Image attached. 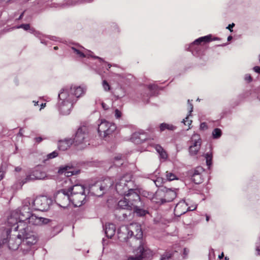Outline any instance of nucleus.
<instances>
[{"instance_id":"1","label":"nucleus","mask_w":260,"mask_h":260,"mask_svg":"<svg viewBox=\"0 0 260 260\" xmlns=\"http://www.w3.org/2000/svg\"><path fill=\"white\" fill-rule=\"evenodd\" d=\"M31 199H25L21 207L13 211L8 218V223L11 226V230L17 231L19 229L25 228V222L31 213Z\"/></svg>"},{"instance_id":"2","label":"nucleus","mask_w":260,"mask_h":260,"mask_svg":"<svg viewBox=\"0 0 260 260\" xmlns=\"http://www.w3.org/2000/svg\"><path fill=\"white\" fill-rule=\"evenodd\" d=\"M17 238L21 240L20 249L23 252H27L31 247L37 242V237L35 233L30 231L28 225L25 228L19 229Z\"/></svg>"},{"instance_id":"3","label":"nucleus","mask_w":260,"mask_h":260,"mask_svg":"<svg viewBox=\"0 0 260 260\" xmlns=\"http://www.w3.org/2000/svg\"><path fill=\"white\" fill-rule=\"evenodd\" d=\"M86 91L84 86L72 85L70 88H64L61 90L58 94V98L60 100H65L70 98L71 101L75 103L78 99L83 96Z\"/></svg>"},{"instance_id":"4","label":"nucleus","mask_w":260,"mask_h":260,"mask_svg":"<svg viewBox=\"0 0 260 260\" xmlns=\"http://www.w3.org/2000/svg\"><path fill=\"white\" fill-rule=\"evenodd\" d=\"M71 201L75 207H80L86 201V195L84 185L77 184L68 188Z\"/></svg>"},{"instance_id":"5","label":"nucleus","mask_w":260,"mask_h":260,"mask_svg":"<svg viewBox=\"0 0 260 260\" xmlns=\"http://www.w3.org/2000/svg\"><path fill=\"white\" fill-rule=\"evenodd\" d=\"M119 239L122 238L126 241L129 237L134 235L137 240H140L143 236L141 225L137 223H131L128 226H121L118 231Z\"/></svg>"},{"instance_id":"6","label":"nucleus","mask_w":260,"mask_h":260,"mask_svg":"<svg viewBox=\"0 0 260 260\" xmlns=\"http://www.w3.org/2000/svg\"><path fill=\"white\" fill-rule=\"evenodd\" d=\"M74 143L79 149H83L89 144L88 131L86 126H83L78 129L74 138Z\"/></svg>"},{"instance_id":"7","label":"nucleus","mask_w":260,"mask_h":260,"mask_svg":"<svg viewBox=\"0 0 260 260\" xmlns=\"http://www.w3.org/2000/svg\"><path fill=\"white\" fill-rule=\"evenodd\" d=\"M133 185L131 176L126 174L116 181L115 188L118 193L123 195L132 189Z\"/></svg>"},{"instance_id":"8","label":"nucleus","mask_w":260,"mask_h":260,"mask_svg":"<svg viewBox=\"0 0 260 260\" xmlns=\"http://www.w3.org/2000/svg\"><path fill=\"white\" fill-rule=\"evenodd\" d=\"M51 203V200L46 197L41 196L36 198L34 200L31 199V206L35 210L45 211L49 209Z\"/></svg>"},{"instance_id":"9","label":"nucleus","mask_w":260,"mask_h":260,"mask_svg":"<svg viewBox=\"0 0 260 260\" xmlns=\"http://www.w3.org/2000/svg\"><path fill=\"white\" fill-rule=\"evenodd\" d=\"M116 129V126L115 124L102 120L99 124L98 131L101 138H106L114 132Z\"/></svg>"},{"instance_id":"10","label":"nucleus","mask_w":260,"mask_h":260,"mask_svg":"<svg viewBox=\"0 0 260 260\" xmlns=\"http://www.w3.org/2000/svg\"><path fill=\"white\" fill-rule=\"evenodd\" d=\"M55 201L61 207L66 208L71 202L68 189L58 190L55 196Z\"/></svg>"},{"instance_id":"11","label":"nucleus","mask_w":260,"mask_h":260,"mask_svg":"<svg viewBox=\"0 0 260 260\" xmlns=\"http://www.w3.org/2000/svg\"><path fill=\"white\" fill-rule=\"evenodd\" d=\"M126 197V199L129 202V203L133 204L132 206L139 207L142 206V201L141 200L139 194L137 191L132 188L128 191L123 194Z\"/></svg>"},{"instance_id":"12","label":"nucleus","mask_w":260,"mask_h":260,"mask_svg":"<svg viewBox=\"0 0 260 260\" xmlns=\"http://www.w3.org/2000/svg\"><path fill=\"white\" fill-rule=\"evenodd\" d=\"M71 49L79 57H89L90 56V57H93L94 58H97V59H99L100 62H105V63H107V62H105L102 58L96 56H93L92 55L93 53L91 51L85 49L84 48H83L82 46H72L71 47Z\"/></svg>"},{"instance_id":"13","label":"nucleus","mask_w":260,"mask_h":260,"mask_svg":"<svg viewBox=\"0 0 260 260\" xmlns=\"http://www.w3.org/2000/svg\"><path fill=\"white\" fill-rule=\"evenodd\" d=\"M50 220L48 218L37 216L35 214L31 213L28 219L25 222L33 225H42L47 224L49 222ZM26 226L25 225L24 227Z\"/></svg>"},{"instance_id":"14","label":"nucleus","mask_w":260,"mask_h":260,"mask_svg":"<svg viewBox=\"0 0 260 260\" xmlns=\"http://www.w3.org/2000/svg\"><path fill=\"white\" fill-rule=\"evenodd\" d=\"M188 205L185 201L179 202L176 206L174 209V214L176 216H180L181 215L185 213L187 211H193L196 209V206L193 209H191L190 207H187Z\"/></svg>"},{"instance_id":"15","label":"nucleus","mask_w":260,"mask_h":260,"mask_svg":"<svg viewBox=\"0 0 260 260\" xmlns=\"http://www.w3.org/2000/svg\"><path fill=\"white\" fill-rule=\"evenodd\" d=\"M61 101L62 102L59 104V110L63 115L69 114L73 107V105L75 102L74 101H71L70 98Z\"/></svg>"},{"instance_id":"16","label":"nucleus","mask_w":260,"mask_h":260,"mask_svg":"<svg viewBox=\"0 0 260 260\" xmlns=\"http://www.w3.org/2000/svg\"><path fill=\"white\" fill-rule=\"evenodd\" d=\"M73 166L71 165H65L59 167L58 170L59 174H64L67 177H70L74 175L77 174L79 171H72Z\"/></svg>"},{"instance_id":"17","label":"nucleus","mask_w":260,"mask_h":260,"mask_svg":"<svg viewBox=\"0 0 260 260\" xmlns=\"http://www.w3.org/2000/svg\"><path fill=\"white\" fill-rule=\"evenodd\" d=\"M204 169L201 167H197L193 171L191 179L196 184H200L203 181L202 173Z\"/></svg>"},{"instance_id":"18","label":"nucleus","mask_w":260,"mask_h":260,"mask_svg":"<svg viewBox=\"0 0 260 260\" xmlns=\"http://www.w3.org/2000/svg\"><path fill=\"white\" fill-rule=\"evenodd\" d=\"M132 205L133 204L129 203V202L125 196H124L123 198L120 200L118 203V207L122 209L132 210L133 208H134Z\"/></svg>"},{"instance_id":"19","label":"nucleus","mask_w":260,"mask_h":260,"mask_svg":"<svg viewBox=\"0 0 260 260\" xmlns=\"http://www.w3.org/2000/svg\"><path fill=\"white\" fill-rule=\"evenodd\" d=\"M73 141L71 139H64L58 142V147L59 150L65 151L67 150L73 144Z\"/></svg>"},{"instance_id":"20","label":"nucleus","mask_w":260,"mask_h":260,"mask_svg":"<svg viewBox=\"0 0 260 260\" xmlns=\"http://www.w3.org/2000/svg\"><path fill=\"white\" fill-rule=\"evenodd\" d=\"M176 197V192L171 189H167L165 192V198L161 200V203L172 201Z\"/></svg>"},{"instance_id":"21","label":"nucleus","mask_w":260,"mask_h":260,"mask_svg":"<svg viewBox=\"0 0 260 260\" xmlns=\"http://www.w3.org/2000/svg\"><path fill=\"white\" fill-rule=\"evenodd\" d=\"M99 183L100 184L101 189H103L105 191L111 187L113 184V181L111 178H106Z\"/></svg>"},{"instance_id":"22","label":"nucleus","mask_w":260,"mask_h":260,"mask_svg":"<svg viewBox=\"0 0 260 260\" xmlns=\"http://www.w3.org/2000/svg\"><path fill=\"white\" fill-rule=\"evenodd\" d=\"M90 191L94 195L98 197L102 196L104 193V191L103 189H101L100 184L99 182L90 186Z\"/></svg>"},{"instance_id":"23","label":"nucleus","mask_w":260,"mask_h":260,"mask_svg":"<svg viewBox=\"0 0 260 260\" xmlns=\"http://www.w3.org/2000/svg\"><path fill=\"white\" fill-rule=\"evenodd\" d=\"M105 234L107 237L111 238L115 234L116 231L115 225L113 223H108L105 225Z\"/></svg>"},{"instance_id":"24","label":"nucleus","mask_w":260,"mask_h":260,"mask_svg":"<svg viewBox=\"0 0 260 260\" xmlns=\"http://www.w3.org/2000/svg\"><path fill=\"white\" fill-rule=\"evenodd\" d=\"M32 174V177L35 180H43L47 178L46 173L41 170H39L37 169L33 170L31 172Z\"/></svg>"},{"instance_id":"25","label":"nucleus","mask_w":260,"mask_h":260,"mask_svg":"<svg viewBox=\"0 0 260 260\" xmlns=\"http://www.w3.org/2000/svg\"><path fill=\"white\" fill-rule=\"evenodd\" d=\"M146 137L144 133L137 132L134 133L132 137L133 141L136 143H140L144 142L146 140Z\"/></svg>"},{"instance_id":"26","label":"nucleus","mask_w":260,"mask_h":260,"mask_svg":"<svg viewBox=\"0 0 260 260\" xmlns=\"http://www.w3.org/2000/svg\"><path fill=\"white\" fill-rule=\"evenodd\" d=\"M153 147L159 154L160 159L166 160L168 158V154L164 148L161 146L157 144L154 145Z\"/></svg>"},{"instance_id":"27","label":"nucleus","mask_w":260,"mask_h":260,"mask_svg":"<svg viewBox=\"0 0 260 260\" xmlns=\"http://www.w3.org/2000/svg\"><path fill=\"white\" fill-rule=\"evenodd\" d=\"M191 142L192 144L190 146H197V147H201L202 140L199 135L194 134L191 138Z\"/></svg>"},{"instance_id":"28","label":"nucleus","mask_w":260,"mask_h":260,"mask_svg":"<svg viewBox=\"0 0 260 260\" xmlns=\"http://www.w3.org/2000/svg\"><path fill=\"white\" fill-rule=\"evenodd\" d=\"M21 243V240L20 239H18L16 242H14L13 239H10L8 242L9 248L13 250H17L19 247L20 248Z\"/></svg>"},{"instance_id":"29","label":"nucleus","mask_w":260,"mask_h":260,"mask_svg":"<svg viewBox=\"0 0 260 260\" xmlns=\"http://www.w3.org/2000/svg\"><path fill=\"white\" fill-rule=\"evenodd\" d=\"M124 157L121 154H118L114 157V165L116 167H120L123 164Z\"/></svg>"},{"instance_id":"30","label":"nucleus","mask_w":260,"mask_h":260,"mask_svg":"<svg viewBox=\"0 0 260 260\" xmlns=\"http://www.w3.org/2000/svg\"><path fill=\"white\" fill-rule=\"evenodd\" d=\"M160 131L162 132L165 129H168L170 131H174L176 129V126L171 124H168L166 123H162L160 125Z\"/></svg>"},{"instance_id":"31","label":"nucleus","mask_w":260,"mask_h":260,"mask_svg":"<svg viewBox=\"0 0 260 260\" xmlns=\"http://www.w3.org/2000/svg\"><path fill=\"white\" fill-rule=\"evenodd\" d=\"M144 206V204L143 202H142V206L139 207H134V208H133V210L135 211V212L139 216H144L146 213V211L143 209V207Z\"/></svg>"},{"instance_id":"32","label":"nucleus","mask_w":260,"mask_h":260,"mask_svg":"<svg viewBox=\"0 0 260 260\" xmlns=\"http://www.w3.org/2000/svg\"><path fill=\"white\" fill-rule=\"evenodd\" d=\"M211 35L206 36L205 37H201L197 40H196L192 44H199L201 42H208L211 41Z\"/></svg>"},{"instance_id":"33","label":"nucleus","mask_w":260,"mask_h":260,"mask_svg":"<svg viewBox=\"0 0 260 260\" xmlns=\"http://www.w3.org/2000/svg\"><path fill=\"white\" fill-rule=\"evenodd\" d=\"M166 177L167 180L170 181L178 179L177 177L175 174L169 171L166 172Z\"/></svg>"},{"instance_id":"34","label":"nucleus","mask_w":260,"mask_h":260,"mask_svg":"<svg viewBox=\"0 0 260 260\" xmlns=\"http://www.w3.org/2000/svg\"><path fill=\"white\" fill-rule=\"evenodd\" d=\"M201 147L197 146H190L189 147V152L191 155H195L197 154Z\"/></svg>"},{"instance_id":"35","label":"nucleus","mask_w":260,"mask_h":260,"mask_svg":"<svg viewBox=\"0 0 260 260\" xmlns=\"http://www.w3.org/2000/svg\"><path fill=\"white\" fill-rule=\"evenodd\" d=\"M14 28H23L25 30H29L31 32H34V31L30 28V25L29 24H22L20 25L16 26L14 27Z\"/></svg>"},{"instance_id":"36","label":"nucleus","mask_w":260,"mask_h":260,"mask_svg":"<svg viewBox=\"0 0 260 260\" xmlns=\"http://www.w3.org/2000/svg\"><path fill=\"white\" fill-rule=\"evenodd\" d=\"M221 136V131L220 129L216 128L212 132V136L214 139H218Z\"/></svg>"},{"instance_id":"37","label":"nucleus","mask_w":260,"mask_h":260,"mask_svg":"<svg viewBox=\"0 0 260 260\" xmlns=\"http://www.w3.org/2000/svg\"><path fill=\"white\" fill-rule=\"evenodd\" d=\"M205 158L206 159V164L208 166H210L212 164V155L211 153H207L205 155Z\"/></svg>"},{"instance_id":"38","label":"nucleus","mask_w":260,"mask_h":260,"mask_svg":"<svg viewBox=\"0 0 260 260\" xmlns=\"http://www.w3.org/2000/svg\"><path fill=\"white\" fill-rule=\"evenodd\" d=\"M144 248L143 247H140V251L141 252V254L138 256L132 257L131 258L132 260H141V259L143 257L144 255Z\"/></svg>"},{"instance_id":"39","label":"nucleus","mask_w":260,"mask_h":260,"mask_svg":"<svg viewBox=\"0 0 260 260\" xmlns=\"http://www.w3.org/2000/svg\"><path fill=\"white\" fill-rule=\"evenodd\" d=\"M35 180L34 178L32 177V174L31 172L29 174L27 175L25 178L24 179L22 182L23 184L26 183L29 181Z\"/></svg>"},{"instance_id":"40","label":"nucleus","mask_w":260,"mask_h":260,"mask_svg":"<svg viewBox=\"0 0 260 260\" xmlns=\"http://www.w3.org/2000/svg\"><path fill=\"white\" fill-rule=\"evenodd\" d=\"M173 255V253L166 252L161 255L160 260H166L170 258Z\"/></svg>"},{"instance_id":"41","label":"nucleus","mask_w":260,"mask_h":260,"mask_svg":"<svg viewBox=\"0 0 260 260\" xmlns=\"http://www.w3.org/2000/svg\"><path fill=\"white\" fill-rule=\"evenodd\" d=\"M102 86L105 91H109L111 89L109 84L106 80L103 81Z\"/></svg>"},{"instance_id":"42","label":"nucleus","mask_w":260,"mask_h":260,"mask_svg":"<svg viewBox=\"0 0 260 260\" xmlns=\"http://www.w3.org/2000/svg\"><path fill=\"white\" fill-rule=\"evenodd\" d=\"M58 155V153L54 151L47 155V158L48 159H52L53 158L56 157Z\"/></svg>"},{"instance_id":"43","label":"nucleus","mask_w":260,"mask_h":260,"mask_svg":"<svg viewBox=\"0 0 260 260\" xmlns=\"http://www.w3.org/2000/svg\"><path fill=\"white\" fill-rule=\"evenodd\" d=\"M182 122H183L185 125L189 126L191 124L192 121L188 119V116H187L185 118V119L183 120Z\"/></svg>"},{"instance_id":"44","label":"nucleus","mask_w":260,"mask_h":260,"mask_svg":"<svg viewBox=\"0 0 260 260\" xmlns=\"http://www.w3.org/2000/svg\"><path fill=\"white\" fill-rule=\"evenodd\" d=\"M121 113L120 111H119L118 109H116L115 110V116L117 118H119L121 117Z\"/></svg>"},{"instance_id":"45","label":"nucleus","mask_w":260,"mask_h":260,"mask_svg":"<svg viewBox=\"0 0 260 260\" xmlns=\"http://www.w3.org/2000/svg\"><path fill=\"white\" fill-rule=\"evenodd\" d=\"M119 90H121L122 92V93L121 94H115V96L116 97V99L121 98L123 97L125 95L124 92L123 91L122 89H120Z\"/></svg>"},{"instance_id":"46","label":"nucleus","mask_w":260,"mask_h":260,"mask_svg":"<svg viewBox=\"0 0 260 260\" xmlns=\"http://www.w3.org/2000/svg\"><path fill=\"white\" fill-rule=\"evenodd\" d=\"M245 81L250 82L252 81V78L250 75L247 74L245 76Z\"/></svg>"},{"instance_id":"47","label":"nucleus","mask_w":260,"mask_h":260,"mask_svg":"<svg viewBox=\"0 0 260 260\" xmlns=\"http://www.w3.org/2000/svg\"><path fill=\"white\" fill-rule=\"evenodd\" d=\"M200 128L201 129H205L207 128V126L205 122H203L200 124Z\"/></svg>"},{"instance_id":"48","label":"nucleus","mask_w":260,"mask_h":260,"mask_svg":"<svg viewBox=\"0 0 260 260\" xmlns=\"http://www.w3.org/2000/svg\"><path fill=\"white\" fill-rule=\"evenodd\" d=\"M188 105H189V115H190V113L193 111V105L189 103V100H188Z\"/></svg>"},{"instance_id":"49","label":"nucleus","mask_w":260,"mask_h":260,"mask_svg":"<svg viewBox=\"0 0 260 260\" xmlns=\"http://www.w3.org/2000/svg\"><path fill=\"white\" fill-rule=\"evenodd\" d=\"M253 70L256 73L260 74V67L258 66H255L253 68Z\"/></svg>"},{"instance_id":"50","label":"nucleus","mask_w":260,"mask_h":260,"mask_svg":"<svg viewBox=\"0 0 260 260\" xmlns=\"http://www.w3.org/2000/svg\"><path fill=\"white\" fill-rule=\"evenodd\" d=\"M234 26H235V24L233 23H232V24H229V25H228V26L226 27V28H227V29H229L230 30V31H231V32H232V31H233V29H232V28H233V27Z\"/></svg>"},{"instance_id":"51","label":"nucleus","mask_w":260,"mask_h":260,"mask_svg":"<svg viewBox=\"0 0 260 260\" xmlns=\"http://www.w3.org/2000/svg\"><path fill=\"white\" fill-rule=\"evenodd\" d=\"M34 35L37 37H38L39 38L41 39V35L40 34V32H37V31H34Z\"/></svg>"},{"instance_id":"52","label":"nucleus","mask_w":260,"mask_h":260,"mask_svg":"<svg viewBox=\"0 0 260 260\" xmlns=\"http://www.w3.org/2000/svg\"><path fill=\"white\" fill-rule=\"evenodd\" d=\"M36 140L37 142L40 143L42 141V138L41 137H37L36 138Z\"/></svg>"},{"instance_id":"53","label":"nucleus","mask_w":260,"mask_h":260,"mask_svg":"<svg viewBox=\"0 0 260 260\" xmlns=\"http://www.w3.org/2000/svg\"><path fill=\"white\" fill-rule=\"evenodd\" d=\"M159 179L158 178L155 181V184H156V186H158V185H160V183H159Z\"/></svg>"},{"instance_id":"54","label":"nucleus","mask_w":260,"mask_h":260,"mask_svg":"<svg viewBox=\"0 0 260 260\" xmlns=\"http://www.w3.org/2000/svg\"><path fill=\"white\" fill-rule=\"evenodd\" d=\"M46 106V103H42L41 105V108H40V110L42 109H43L44 107H45Z\"/></svg>"},{"instance_id":"55","label":"nucleus","mask_w":260,"mask_h":260,"mask_svg":"<svg viewBox=\"0 0 260 260\" xmlns=\"http://www.w3.org/2000/svg\"><path fill=\"white\" fill-rule=\"evenodd\" d=\"M223 256H224L223 253L222 252L220 255H219L218 257H219V258L221 259V258H222Z\"/></svg>"},{"instance_id":"56","label":"nucleus","mask_w":260,"mask_h":260,"mask_svg":"<svg viewBox=\"0 0 260 260\" xmlns=\"http://www.w3.org/2000/svg\"><path fill=\"white\" fill-rule=\"evenodd\" d=\"M4 178V174L2 173L0 174V181Z\"/></svg>"},{"instance_id":"57","label":"nucleus","mask_w":260,"mask_h":260,"mask_svg":"<svg viewBox=\"0 0 260 260\" xmlns=\"http://www.w3.org/2000/svg\"><path fill=\"white\" fill-rule=\"evenodd\" d=\"M23 14H24V12H23V13H22L20 15L19 17L18 18V19H19V20L21 19L22 18V17H23Z\"/></svg>"},{"instance_id":"58","label":"nucleus","mask_w":260,"mask_h":260,"mask_svg":"<svg viewBox=\"0 0 260 260\" xmlns=\"http://www.w3.org/2000/svg\"><path fill=\"white\" fill-rule=\"evenodd\" d=\"M232 39V36H229L228 38V41H231V40Z\"/></svg>"},{"instance_id":"59","label":"nucleus","mask_w":260,"mask_h":260,"mask_svg":"<svg viewBox=\"0 0 260 260\" xmlns=\"http://www.w3.org/2000/svg\"><path fill=\"white\" fill-rule=\"evenodd\" d=\"M33 103H34L35 106L38 105V102H36V101H34Z\"/></svg>"},{"instance_id":"60","label":"nucleus","mask_w":260,"mask_h":260,"mask_svg":"<svg viewBox=\"0 0 260 260\" xmlns=\"http://www.w3.org/2000/svg\"><path fill=\"white\" fill-rule=\"evenodd\" d=\"M20 136H22V133L21 132V129L20 130L19 132V134H18Z\"/></svg>"},{"instance_id":"61","label":"nucleus","mask_w":260,"mask_h":260,"mask_svg":"<svg viewBox=\"0 0 260 260\" xmlns=\"http://www.w3.org/2000/svg\"><path fill=\"white\" fill-rule=\"evenodd\" d=\"M206 220L207 221H208L209 220V216L208 215H206Z\"/></svg>"},{"instance_id":"62","label":"nucleus","mask_w":260,"mask_h":260,"mask_svg":"<svg viewBox=\"0 0 260 260\" xmlns=\"http://www.w3.org/2000/svg\"><path fill=\"white\" fill-rule=\"evenodd\" d=\"M20 169H20V168H19V167H17V168H16L15 169V170H16V171H19L20 170Z\"/></svg>"},{"instance_id":"63","label":"nucleus","mask_w":260,"mask_h":260,"mask_svg":"<svg viewBox=\"0 0 260 260\" xmlns=\"http://www.w3.org/2000/svg\"><path fill=\"white\" fill-rule=\"evenodd\" d=\"M108 66L109 69H110L111 67V65L109 63H108Z\"/></svg>"},{"instance_id":"64","label":"nucleus","mask_w":260,"mask_h":260,"mask_svg":"<svg viewBox=\"0 0 260 260\" xmlns=\"http://www.w3.org/2000/svg\"><path fill=\"white\" fill-rule=\"evenodd\" d=\"M54 50H57V49H58V47L57 46H55V47H54Z\"/></svg>"}]
</instances>
